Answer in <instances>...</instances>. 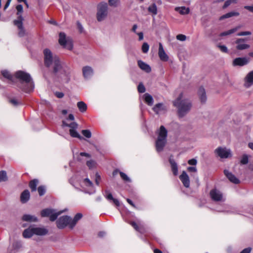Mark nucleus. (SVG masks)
I'll use <instances>...</instances> for the list:
<instances>
[{
  "label": "nucleus",
  "instance_id": "obj_39",
  "mask_svg": "<svg viewBox=\"0 0 253 253\" xmlns=\"http://www.w3.org/2000/svg\"><path fill=\"white\" fill-rule=\"evenodd\" d=\"M109 4L111 6L117 7L120 3V0H109L108 1Z\"/></svg>",
  "mask_w": 253,
  "mask_h": 253
},
{
  "label": "nucleus",
  "instance_id": "obj_17",
  "mask_svg": "<svg viewBox=\"0 0 253 253\" xmlns=\"http://www.w3.org/2000/svg\"><path fill=\"white\" fill-rule=\"evenodd\" d=\"M158 55L160 59L163 61H167L169 56L165 51L162 44L160 42L159 44Z\"/></svg>",
  "mask_w": 253,
  "mask_h": 253
},
{
  "label": "nucleus",
  "instance_id": "obj_50",
  "mask_svg": "<svg viewBox=\"0 0 253 253\" xmlns=\"http://www.w3.org/2000/svg\"><path fill=\"white\" fill-rule=\"evenodd\" d=\"M176 39L177 40L180 41H184L186 39V36L182 35V34H179L176 36Z\"/></svg>",
  "mask_w": 253,
  "mask_h": 253
},
{
  "label": "nucleus",
  "instance_id": "obj_18",
  "mask_svg": "<svg viewBox=\"0 0 253 253\" xmlns=\"http://www.w3.org/2000/svg\"><path fill=\"white\" fill-rule=\"evenodd\" d=\"M179 179L181 181L183 185L188 188L190 186V179L189 177L185 171H183L181 174L179 176Z\"/></svg>",
  "mask_w": 253,
  "mask_h": 253
},
{
  "label": "nucleus",
  "instance_id": "obj_55",
  "mask_svg": "<svg viewBox=\"0 0 253 253\" xmlns=\"http://www.w3.org/2000/svg\"><path fill=\"white\" fill-rule=\"evenodd\" d=\"M187 170L190 172H197V169L196 167H189L187 168Z\"/></svg>",
  "mask_w": 253,
  "mask_h": 253
},
{
  "label": "nucleus",
  "instance_id": "obj_6",
  "mask_svg": "<svg viewBox=\"0 0 253 253\" xmlns=\"http://www.w3.org/2000/svg\"><path fill=\"white\" fill-rule=\"evenodd\" d=\"M65 211H56V210L51 209H43L41 211V216L42 217H49V219L51 221L55 220L58 215L61 214Z\"/></svg>",
  "mask_w": 253,
  "mask_h": 253
},
{
  "label": "nucleus",
  "instance_id": "obj_58",
  "mask_svg": "<svg viewBox=\"0 0 253 253\" xmlns=\"http://www.w3.org/2000/svg\"><path fill=\"white\" fill-rule=\"evenodd\" d=\"M251 249L250 248L244 249L240 253H250Z\"/></svg>",
  "mask_w": 253,
  "mask_h": 253
},
{
  "label": "nucleus",
  "instance_id": "obj_29",
  "mask_svg": "<svg viewBox=\"0 0 253 253\" xmlns=\"http://www.w3.org/2000/svg\"><path fill=\"white\" fill-rule=\"evenodd\" d=\"M22 219L25 221L28 222H37L38 218L35 215L30 214H24L22 217Z\"/></svg>",
  "mask_w": 253,
  "mask_h": 253
},
{
  "label": "nucleus",
  "instance_id": "obj_22",
  "mask_svg": "<svg viewBox=\"0 0 253 253\" xmlns=\"http://www.w3.org/2000/svg\"><path fill=\"white\" fill-rule=\"evenodd\" d=\"M224 173L228 179L232 183L238 184L240 182V180L231 172L227 170H224Z\"/></svg>",
  "mask_w": 253,
  "mask_h": 253
},
{
  "label": "nucleus",
  "instance_id": "obj_48",
  "mask_svg": "<svg viewBox=\"0 0 253 253\" xmlns=\"http://www.w3.org/2000/svg\"><path fill=\"white\" fill-rule=\"evenodd\" d=\"M1 74L2 76L5 78L10 79L11 78V76L10 73L6 70H3L1 71Z\"/></svg>",
  "mask_w": 253,
  "mask_h": 253
},
{
  "label": "nucleus",
  "instance_id": "obj_49",
  "mask_svg": "<svg viewBox=\"0 0 253 253\" xmlns=\"http://www.w3.org/2000/svg\"><path fill=\"white\" fill-rule=\"evenodd\" d=\"M130 224L136 230L139 232H141L140 227L135 222L132 221L130 223Z\"/></svg>",
  "mask_w": 253,
  "mask_h": 253
},
{
  "label": "nucleus",
  "instance_id": "obj_30",
  "mask_svg": "<svg viewBox=\"0 0 253 253\" xmlns=\"http://www.w3.org/2000/svg\"><path fill=\"white\" fill-rule=\"evenodd\" d=\"M175 10L182 15L187 14L190 11L189 8L185 6L175 7Z\"/></svg>",
  "mask_w": 253,
  "mask_h": 253
},
{
  "label": "nucleus",
  "instance_id": "obj_40",
  "mask_svg": "<svg viewBox=\"0 0 253 253\" xmlns=\"http://www.w3.org/2000/svg\"><path fill=\"white\" fill-rule=\"evenodd\" d=\"M38 191L40 196L43 195L45 193V187L44 186H40L38 188Z\"/></svg>",
  "mask_w": 253,
  "mask_h": 253
},
{
  "label": "nucleus",
  "instance_id": "obj_63",
  "mask_svg": "<svg viewBox=\"0 0 253 253\" xmlns=\"http://www.w3.org/2000/svg\"><path fill=\"white\" fill-rule=\"evenodd\" d=\"M11 0H7L6 3H5V5H4V9H6L9 5L10 2H11Z\"/></svg>",
  "mask_w": 253,
  "mask_h": 253
},
{
  "label": "nucleus",
  "instance_id": "obj_52",
  "mask_svg": "<svg viewBox=\"0 0 253 253\" xmlns=\"http://www.w3.org/2000/svg\"><path fill=\"white\" fill-rule=\"evenodd\" d=\"M218 46L220 50L222 52H225V53H226V52H228V49H227V47L225 45H219Z\"/></svg>",
  "mask_w": 253,
  "mask_h": 253
},
{
  "label": "nucleus",
  "instance_id": "obj_62",
  "mask_svg": "<svg viewBox=\"0 0 253 253\" xmlns=\"http://www.w3.org/2000/svg\"><path fill=\"white\" fill-rule=\"evenodd\" d=\"M244 8L249 11L253 12V6H245Z\"/></svg>",
  "mask_w": 253,
  "mask_h": 253
},
{
  "label": "nucleus",
  "instance_id": "obj_44",
  "mask_svg": "<svg viewBox=\"0 0 253 253\" xmlns=\"http://www.w3.org/2000/svg\"><path fill=\"white\" fill-rule=\"evenodd\" d=\"M9 102L14 106H17L21 104V102L15 98L10 99L9 100Z\"/></svg>",
  "mask_w": 253,
  "mask_h": 253
},
{
  "label": "nucleus",
  "instance_id": "obj_25",
  "mask_svg": "<svg viewBox=\"0 0 253 253\" xmlns=\"http://www.w3.org/2000/svg\"><path fill=\"white\" fill-rule=\"evenodd\" d=\"M83 217V214L81 213H77L73 219L71 218L70 221V228H73L76 225L78 221L80 220Z\"/></svg>",
  "mask_w": 253,
  "mask_h": 253
},
{
  "label": "nucleus",
  "instance_id": "obj_16",
  "mask_svg": "<svg viewBox=\"0 0 253 253\" xmlns=\"http://www.w3.org/2000/svg\"><path fill=\"white\" fill-rule=\"evenodd\" d=\"M153 110L157 114H162L166 112L167 107L164 104L159 103L154 106Z\"/></svg>",
  "mask_w": 253,
  "mask_h": 253
},
{
  "label": "nucleus",
  "instance_id": "obj_8",
  "mask_svg": "<svg viewBox=\"0 0 253 253\" xmlns=\"http://www.w3.org/2000/svg\"><path fill=\"white\" fill-rule=\"evenodd\" d=\"M62 126H68L70 128L69 129V133L70 135L72 137L78 138L79 139H82V137L76 130L78 125L76 122H72L70 124H68L66 121H63Z\"/></svg>",
  "mask_w": 253,
  "mask_h": 253
},
{
  "label": "nucleus",
  "instance_id": "obj_46",
  "mask_svg": "<svg viewBox=\"0 0 253 253\" xmlns=\"http://www.w3.org/2000/svg\"><path fill=\"white\" fill-rule=\"evenodd\" d=\"M138 91L140 93H144L145 91V87L142 83H140L138 85Z\"/></svg>",
  "mask_w": 253,
  "mask_h": 253
},
{
  "label": "nucleus",
  "instance_id": "obj_47",
  "mask_svg": "<svg viewBox=\"0 0 253 253\" xmlns=\"http://www.w3.org/2000/svg\"><path fill=\"white\" fill-rule=\"evenodd\" d=\"M104 196L109 201H112L114 199L112 194L109 193L108 191H105Z\"/></svg>",
  "mask_w": 253,
  "mask_h": 253
},
{
  "label": "nucleus",
  "instance_id": "obj_64",
  "mask_svg": "<svg viewBox=\"0 0 253 253\" xmlns=\"http://www.w3.org/2000/svg\"><path fill=\"white\" fill-rule=\"evenodd\" d=\"M67 120H70L71 121H73L74 120V116H73V114H69V116H68V118L67 119Z\"/></svg>",
  "mask_w": 253,
  "mask_h": 253
},
{
  "label": "nucleus",
  "instance_id": "obj_34",
  "mask_svg": "<svg viewBox=\"0 0 253 253\" xmlns=\"http://www.w3.org/2000/svg\"><path fill=\"white\" fill-rule=\"evenodd\" d=\"M39 181L38 179H35L31 180L29 183V187H30L32 192L36 191L37 190V186L38 184Z\"/></svg>",
  "mask_w": 253,
  "mask_h": 253
},
{
  "label": "nucleus",
  "instance_id": "obj_20",
  "mask_svg": "<svg viewBox=\"0 0 253 253\" xmlns=\"http://www.w3.org/2000/svg\"><path fill=\"white\" fill-rule=\"evenodd\" d=\"M253 84V70L249 72L245 78L244 85L249 87Z\"/></svg>",
  "mask_w": 253,
  "mask_h": 253
},
{
  "label": "nucleus",
  "instance_id": "obj_60",
  "mask_svg": "<svg viewBox=\"0 0 253 253\" xmlns=\"http://www.w3.org/2000/svg\"><path fill=\"white\" fill-rule=\"evenodd\" d=\"M137 35L139 37V40L141 41L143 39V34L142 32H139L137 33Z\"/></svg>",
  "mask_w": 253,
  "mask_h": 253
},
{
  "label": "nucleus",
  "instance_id": "obj_24",
  "mask_svg": "<svg viewBox=\"0 0 253 253\" xmlns=\"http://www.w3.org/2000/svg\"><path fill=\"white\" fill-rule=\"evenodd\" d=\"M142 98L144 100L145 102L149 106H152L154 102V100L152 95L148 93L144 94L142 96Z\"/></svg>",
  "mask_w": 253,
  "mask_h": 253
},
{
  "label": "nucleus",
  "instance_id": "obj_56",
  "mask_svg": "<svg viewBox=\"0 0 253 253\" xmlns=\"http://www.w3.org/2000/svg\"><path fill=\"white\" fill-rule=\"evenodd\" d=\"M95 177V183L98 185L101 179L100 176L98 173H96Z\"/></svg>",
  "mask_w": 253,
  "mask_h": 253
},
{
  "label": "nucleus",
  "instance_id": "obj_33",
  "mask_svg": "<svg viewBox=\"0 0 253 253\" xmlns=\"http://www.w3.org/2000/svg\"><path fill=\"white\" fill-rule=\"evenodd\" d=\"M239 15V13L238 12H234V11H232V12H228L222 16H221L219 19L220 20H223L225 18H230L231 17H232V16H238Z\"/></svg>",
  "mask_w": 253,
  "mask_h": 253
},
{
  "label": "nucleus",
  "instance_id": "obj_7",
  "mask_svg": "<svg viewBox=\"0 0 253 253\" xmlns=\"http://www.w3.org/2000/svg\"><path fill=\"white\" fill-rule=\"evenodd\" d=\"M108 13V5L106 3H101L97 7V19L102 21L106 17Z\"/></svg>",
  "mask_w": 253,
  "mask_h": 253
},
{
  "label": "nucleus",
  "instance_id": "obj_9",
  "mask_svg": "<svg viewBox=\"0 0 253 253\" xmlns=\"http://www.w3.org/2000/svg\"><path fill=\"white\" fill-rule=\"evenodd\" d=\"M80 186L85 193L92 194L95 193L93 183L88 178H85L80 182Z\"/></svg>",
  "mask_w": 253,
  "mask_h": 253
},
{
  "label": "nucleus",
  "instance_id": "obj_21",
  "mask_svg": "<svg viewBox=\"0 0 253 253\" xmlns=\"http://www.w3.org/2000/svg\"><path fill=\"white\" fill-rule=\"evenodd\" d=\"M83 74L84 78L89 79L93 74V69L91 67L85 66L82 69Z\"/></svg>",
  "mask_w": 253,
  "mask_h": 253
},
{
  "label": "nucleus",
  "instance_id": "obj_41",
  "mask_svg": "<svg viewBox=\"0 0 253 253\" xmlns=\"http://www.w3.org/2000/svg\"><path fill=\"white\" fill-rule=\"evenodd\" d=\"M120 174L121 177V178L125 181H127V182H131V179L125 173L120 171Z\"/></svg>",
  "mask_w": 253,
  "mask_h": 253
},
{
  "label": "nucleus",
  "instance_id": "obj_23",
  "mask_svg": "<svg viewBox=\"0 0 253 253\" xmlns=\"http://www.w3.org/2000/svg\"><path fill=\"white\" fill-rule=\"evenodd\" d=\"M138 65L142 70L147 73H149L151 71V67L148 64L141 60L138 61Z\"/></svg>",
  "mask_w": 253,
  "mask_h": 253
},
{
  "label": "nucleus",
  "instance_id": "obj_11",
  "mask_svg": "<svg viewBox=\"0 0 253 253\" xmlns=\"http://www.w3.org/2000/svg\"><path fill=\"white\" fill-rule=\"evenodd\" d=\"M71 217L69 216H62L60 217L57 221V226L59 229H63L67 226L70 228Z\"/></svg>",
  "mask_w": 253,
  "mask_h": 253
},
{
  "label": "nucleus",
  "instance_id": "obj_53",
  "mask_svg": "<svg viewBox=\"0 0 253 253\" xmlns=\"http://www.w3.org/2000/svg\"><path fill=\"white\" fill-rule=\"evenodd\" d=\"M188 164L193 166H196L197 163V161L195 159H192L188 161Z\"/></svg>",
  "mask_w": 253,
  "mask_h": 253
},
{
  "label": "nucleus",
  "instance_id": "obj_51",
  "mask_svg": "<svg viewBox=\"0 0 253 253\" xmlns=\"http://www.w3.org/2000/svg\"><path fill=\"white\" fill-rule=\"evenodd\" d=\"M251 35V32L249 31L241 32L238 33L237 35L238 36H244Z\"/></svg>",
  "mask_w": 253,
  "mask_h": 253
},
{
  "label": "nucleus",
  "instance_id": "obj_35",
  "mask_svg": "<svg viewBox=\"0 0 253 253\" xmlns=\"http://www.w3.org/2000/svg\"><path fill=\"white\" fill-rule=\"evenodd\" d=\"M8 177L6 171L4 170L0 171V182L6 181Z\"/></svg>",
  "mask_w": 253,
  "mask_h": 253
},
{
  "label": "nucleus",
  "instance_id": "obj_2",
  "mask_svg": "<svg viewBox=\"0 0 253 253\" xmlns=\"http://www.w3.org/2000/svg\"><path fill=\"white\" fill-rule=\"evenodd\" d=\"M15 77L20 82L19 87L22 90L25 92H30L34 90V82L29 74L19 71L15 73Z\"/></svg>",
  "mask_w": 253,
  "mask_h": 253
},
{
  "label": "nucleus",
  "instance_id": "obj_1",
  "mask_svg": "<svg viewBox=\"0 0 253 253\" xmlns=\"http://www.w3.org/2000/svg\"><path fill=\"white\" fill-rule=\"evenodd\" d=\"M43 53L45 65L47 67H52L53 73L59 81L68 83L71 77L70 68L65 63L60 62L57 56H53L48 49H44Z\"/></svg>",
  "mask_w": 253,
  "mask_h": 253
},
{
  "label": "nucleus",
  "instance_id": "obj_14",
  "mask_svg": "<svg viewBox=\"0 0 253 253\" xmlns=\"http://www.w3.org/2000/svg\"><path fill=\"white\" fill-rule=\"evenodd\" d=\"M24 20H14L13 24L17 27L18 30V35L20 37H23L26 35V31L23 26Z\"/></svg>",
  "mask_w": 253,
  "mask_h": 253
},
{
  "label": "nucleus",
  "instance_id": "obj_43",
  "mask_svg": "<svg viewBox=\"0 0 253 253\" xmlns=\"http://www.w3.org/2000/svg\"><path fill=\"white\" fill-rule=\"evenodd\" d=\"M149 49V45L147 42H144L142 45V50L143 53H147Z\"/></svg>",
  "mask_w": 253,
  "mask_h": 253
},
{
  "label": "nucleus",
  "instance_id": "obj_45",
  "mask_svg": "<svg viewBox=\"0 0 253 253\" xmlns=\"http://www.w3.org/2000/svg\"><path fill=\"white\" fill-rule=\"evenodd\" d=\"M248 156L247 155H244L241 160V163L243 165H246L249 161Z\"/></svg>",
  "mask_w": 253,
  "mask_h": 253
},
{
  "label": "nucleus",
  "instance_id": "obj_4",
  "mask_svg": "<svg viewBox=\"0 0 253 253\" xmlns=\"http://www.w3.org/2000/svg\"><path fill=\"white\" fill-rule=\"evenodd\" d=\"M157 133L158 136L156 142V147L158 152H161L166 145L168 131L163 126H161Z\"/></svg>",
  "mask_w": 253,
  "mask_h": 253
},
{
  "label": "nucleus",
  "instance_id": "obj_31",
  "mask_svg": "<svg viewBox=\"0 0 253 253\" xmlns=\"http://www.w3.org/2000/svg\"><path fill=\"white\" fill-rule=\"evenodd\" d=\"M169 163L171 165V170L174 175H176L178 173V168L176 163L174 160L170 159Z\"/></svg>",
  "mask_w": 253,
  "mask_h": 253
},
{
  "label": "nucleus",
  "instance_id": "obj_3",
  "mask_svg": "<svg viewBox=\"0 0 253 253\" xmlns=\"http://www.w3.org/2000/svg\"><path fill=\"white\" fill-rule=\"evenodd\" d=\"M173 105L178 108L179 116L181 117L184 116L190 110L191 102L183 97V94L181 93L178 97L173 102Z\"/></svg>",
  "mask_w": 253,
  "mask_h": 253
},
{
  "label": "nucleus",
  "instance_id": "obj_36",
  "mask_svg": "<svg viewBox=\"0 0 253 253\" xmlns=\"http://www.w3.org/2000/svg\"><path fill=\"white\" fill-rule=\"evenodd\" d=\"M239 28V27H237L234 28L233 29H230L228 31L222 32L220 34V36H225L230 35L232 33H234L236 31H237Z\"/></svg>",
  "mask_w": 253,
  "mask_h": 253
},
{
  "label": "nucleus",
  "instance_id": "obj_19",
  "mask_svg": "<svg viewBox=\"0 0 253 253\" xmlns=\"http://www.w3.org/2000/svg\"><path fill=\"white\" fill-rule=\"evenodd\" d=\"M249 60L246 57H238L235 58L233 61V65L235 66H242L247 64Z\"/></svg>",
  "mask_w": 253,
  "mask_h": 253
},
{
  "label": "nucleus",
  "instance_id": "obj_15",
  "mask_svg": "<svg viewBox=\"0 0 253 253\" xmlns=\"http://www.w3.org/2000/svg\"><path fill=\"white\" fill-rule=\"evenodd\" d=\"M237 44L236 48L238 50H244L250 47V45L246 43L245 39H238L235 42Z\"/></svg>",
  "mask_w": 253,
  "mask_h": 253
},
{
  "label": "nucleus",
  "instance_id": "obj_10",
  "mask_svg": "<svg viewBox=\"0 0 253 253\" xmlns=\"http://www.w3.org/2000/svg\"><path fill=\"white\" fill-rule=\"evenodd\" d=\"M59 43L63 47L69 50H71L73 48V43L71 39L67 38L66 35L63 32H60L59 35Z\"/></svg>",
  "mask_w": 253,
  "mask_h": 253
},
{
  "label": "nucleus",
  "instance_id": "obj_27",
  "mask_svg": "<svg viewBox=\"0 0 253 253\" xmlns=\"http://www.w3.org/2000/svg\"><path fill=\"white\" fill-rule=\"evenodd\" d=\"M30 192L28 190H24L21 194L20 199L22 203H26L30 199Z\"/></svg>",
  "mask_w": 253,
  "mask_h": 253
},
{
  "label": "nucleus",
  "instance_id": "obj_26",
  "mask_svg": "<svg viewBox=\"0 0 253 253\" xmlns=\"http://www.w3.org/2000/svg\"><path fill=\"white\" fill-rule=\"evenodd\" d=\"M16 9L17 10L16 15L17 18L15 20H24V18L22 15L23 12V7L21 4H18L16 6Z\"/></svg>",
  "mask_w": 253,
  "mask_h": 253
},
{
  "label": "nucleus",
  "instance_id": "obj_5",
  "mask_svg": "<svg viewBox=\"0 0 253 253\" xmlns=\"http://www.w3.org/2000/svg\"><path fill=\"white\" fill-rule=\"evenodd\" d=\"M48 230L43 227H39L36 226H30L27 229L24 230L23 236L25 238H30L34 235L43 236L46 235Z\"/></svg>",
  "mask_w": 253,
  "mask_h": 253
},
{
  "label": "nucleus",
  "instance_id": "obj_28",
  "mask_svg": "<svg viewBox=\"0 0 253 253\" xmlns=\"http://www.w3.org/2000/svg\"><path fill=\"white\" fill-rule=\"evenodd\" d=\"M198 94L199 95L201 101L205 103L207 100V96L205 89L203 87L199 88L198 90Z\"/></svg>",
  "mask_w": 253,
  "mask_h": 253
},
{
  "label": "nucleus",
  "instance_id": "obj_42",
  "mask_svg": "<svg viewBox=\"0 0 253 253\" xmlns=\"http://www.w3.org/2000/svg\"><path fill=\"white\" fill-rule=\"evenodd\" d=\"M82 134L86 138H90L91 136V133L88 129H84L82 131Z\"/></svg>",
  "mask_w": 253,
  "mask_h": 253
},
{
  "label": "nucleus",
  "instance_id": "obj_57",
  "mask_svg": "<svg viewBox=\"0 0 253 253\" xmlns=\"http://www.w3.org/2000/svg\"><path fill=\"white\" fill-rule=\"evenodd\" d=\"M231 3H232V2H231V0H226L225 1V2L224 3V5L223 6V8H226L229 5H230Z\"/></svg>",
  "mask_w": 253,
  "mask_h": 253
},
{
  "label": "nucleus",
  "instance_id": "obj_59",
  "mask_svg": "<svg viewBox=\"0 0 253 253\" xmlns=\"http://www.w3.org/2000/svg\"><path fill=\"white\" fill-rule=\"evenodd\" d=\"M80 155L81 156H84V157H87V158H90V154H89L88 153H85V152H81L80 153Z\"/></svg>",
  "mask_w": 253,
  "mask_h": 253
},
{
  "label": "nucleus",
  "instance_id": "obj_54",
  "mask_svg": "<svg viewBox=\"0 0 253 253\" xmlns=\"http://www.w3.org/2000/svg\"><path fill=\"white\" fill-rule=\"evenodd\" d=\"M55 96L58 98H62L63 97L64 94L62 92L56 91L55 92Z\"/></svg>",
  "mask_w": 253,
  "mask_h": 253
},
{
  "label": "nucleus",
  "instance_id": "obj_13",
  "mask_svg": "<svg viewBox=\"0 0 253 253\" xmlns=\"http://www.w3.org/2000/svg\"><path fill=\"white\" fill-rule=\"evenodd\" d=\"M216 154L222 159H226L231 157V152L230 149L226 148L218 147L215 149Z\"/></svg>",
  "mask_w": 253,
  "mask_h": 253
},
{
  "label": "nucleus",
  "instance_id": "obj_61",
  "mask_svg": "<svg viewBox=\"0 0 253 253\" xmlns=\"http://www.w3.org/2000/svg\"><path fill=\"white\" fill-rule=\"evenodd\" d=\"M112 201L116 206H119L120 205L119 201L117 199L114 198Z\"/></svg>",
  "mask_w": 253,
  "mask_h": 253
},
{
  "label": "nucleus",
  "instance_id": "obj_12",
  "mask_svg": "<svg viewBox=\"0 0 253 253\" xmlns=\"http://www.w3.org/2000/svg\"><path fill=\"white\" fill-rule=\"evenodd\" d=\"M210 195L212 200L215 202H223L225 201L223 194L216 189L211 190Z\"/></svg>",
  "mask_w": 253,
  "mask_h": 253
},
{
  "label": "nucleus",
  "instance_id": "obj_32",
  "mask_svg": "<svg viewBox=\"0 0 253 253\" xmlns=\"http://www.w3.org/2000/svg\"><path fill=\"white\" fill-rule=\"evenodd\" d=\"M77 107L79 108L80 112L84 113L87 110V105L83 101H80L77 103Z\"/></svg>",
  "mask_w": 253,
  "mask_h": 253
},
{
  "label": "nucleus",
  "instance_id": "obj_37",
  "mask_svg": "<svg viewBox=\"0 0 253 253\" xmlns=\"http://www.w3.org/2000/svg\"><path fill=\"white\" fill-rule=\"evenodd\" d=\"M148 10L149 12L152 13L154 15H156L157 14V8L156 5L155 3L149 6Z\"/></svg>",
  "mask_w": 253,
  "mask_h": 253
},
{
  "label": "nucleus",
  "instance_id": "obj_38",
  "mask_svg": "<svg viewBox=\"0 0 253 253\" xmlns=\"http://www.w3.org/2000/svg\"><path fill=\"white\" fill-rule=\"evenodd\" d=\"M96 165V162L92 160H90L86 162V166L88 167L89 169H92L95 168Z\"/></svg>",
  "mask_w": 253,
  "mask_h": 253
}]
</instances>
